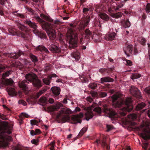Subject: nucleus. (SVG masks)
<instances>
[{
    "label": "nucleus",
    "instance_id": "6",
    "mask_svg": "<svg viewBox=\"0 0 150 150\" xmlns=\"http://www.w3.org/2000/svg\"><path fill=\"white\" fill-rule=\"evenodd\" d=\"M89 9L86 8H84L83 9V12L84 14L82 18V20L81 23V29H84L89 24L90 21V16L89 13L87 16H86L88 14Z\"/></svg>",
    "mask_w": 150,
    "mask_h": 150
},
{
    "label": "nucleus",
    "instance_id": "33",
    "mask_svg": "<svg viewBox=\"0 0 150 150\" xmlns=\"http://www.w3.org/2000/svg\"><path fill=\"white\" fill-rule=\"evenodd\" d=\"M102 145L103 147H105L107 150H108L110 149V147L108 146L105 139L102 141Z\"/></svg>",
    "mask_w": 150,
    "mask_h": 150
},
{
    "label": "nucleus",
    "instance_id": "17",
    "mask_svg": "<svg viewBox=\"0 0 150 150\" xmlns=\"http://www.w3.org/2000/svg\"><path fill=\"white\" fill-rule=\"evenodd\" d=\"M23 53L21 51H19L14 53L10 54L9 57L12 58L16 59L21 56V55H23Z\"/></svg>",
    "mask_w": 150,
    "mask_h": 150
},
{
    "label": "nucleus",
    "instance_id": "56",
    "mask_svg": "<svg viewBox=\"0 0 150 150\" xmlns=\"http://www.w3.org/2000/svg\"><path fill=\"white\" fill-rule=\"evenodd\" d=\"M121 7H122V5H118L115 8V10L116 11H117L118 10L119 11H120L121 10Z\"/></svg>",
    "mask_w": 150,
    "mask_h": 150
},
{
    "label": "nucleus",
    "instance_id": "11",
    "mask_svg": "<svg viewBox=\"0 0 150 150\" xmlns=\"http://www.w3.org/2000/svg\"><path fill=\"white\" fill-rule=\"evenodd\" d=\"M139 135L144 140L150 139V128L147 127H146L144 129L143 132L140 133Z\"/></svg>",
    "mask_w": 150,
    "mask_h": 150
},
{
    "label": "nucleus",
    "instance_id": "27",
    "mask_svg": "<svg viewBox=\"0 0 150 150\" xmlns=\"http://www.w3.org/2000/svg\"><path fill=\"white\" fill-rule=\"evenodd\" d=\"M92 33L88 29H86L85 31V37L87 38L91 36Z\"/></svg>",
    "mask_w": 150,
    "mask_h": 150
},
{
    "label": "nucleus",
    "instance_id": "24",
    "mask_svg": "<svg viewBox=\"0 0 150 150\" xmlns=\"http://www.w3.org/2000/svg\"><path fill=\"white\" fill-rule=\"evenodd\" d=\"M30 57L33 62L34 63H36L38 61L37 57L32 54H30Z\"/></svg>",
    "mask_w": 150,
    "mask_h": 150
},
{
    "label": "nucleus",
    "instance_id": "3",
    "mask_svg": "<svg viewBox=\"0 0 150 150\" xmlns=\"http://www.w3.org/2000/svg\"><path fill=\"white\" fill-rule=\"evenodd\" d=\"M37 20L40 23L42 28L46 30L50 38L52 40L55 39L56 38V34L54 28L56 27V25L59 24L60 21L57 20L53 22V20H51L50 22H53L54 24L45 22L39 17H37Z\"/></svg>",
    "mask_w": 150,
    "mask_h": 150
},
{
    "label": "nucleus",
    "instance_id": "45",
    "mask_svg": "<svg viewBox=\"0 0 150 150\" xmlns=\"http://www.w3.org/2000/svg\"><path fill=\"white\" fill-rule=\"evenodd\" d=\"M113 127V126L111 125H106V128H107V130L106 131L107 132H109L111 130H112Z\"/></svg>",
    "mask_w": 150,
    "mask_h": 150
},
{
    "label": "nucleus",
    "instance_id": "55",
    "mask_svg": "<svg viewBox=\"0 0 150 150\" xmlns=\"http://www.w3.org/2000/svg\"><path fill=\"white\" fill-rule=\"evenodd\" d=\"M145 91L147 93L150 94V86L145 90Z\"/></svg>",
    "mask_w": 150,
    "mask_h": 150
},
{
    "label": "nucleus",
    "instance_id": "10",
    "mask_svg": "<svg viewBox=\"0 0 150 150\" xmlns=\"http://www.w3.org/2000/svg\"><path fill=\"white\" fill-rule=\"evenodd\" d=\"M74 36V37L73 35L69 37V47L70 49L71 48H75L77 46V38L76 36L75 35Z\"/></svg>",
    "mask_w": 150,
    "mask_h": 150
},
{
    "label": "nucleus",
    "instance_id": "58",
    "mask_svg": "<svg viewBox=\"0 0 150 150\" xmlns=\"http://www.w3.org/2000/svg\"><path fill=\"white\" fill-rule=\"evenodd\" d=\"M48 102L52 104L54 103V100L52 98H50L48 100Z\"/></svg>",
    "mask_w": 150,
    "mask_h": 150
},
{
    "label": "nucleus",
    "instance_id": "29",
    "mask_svg": "<svg viewBox=\"0 0 150 150\" xmlns=\"http://www.w3.org/2000/svg\"><path fill=\"white\" fill-rule=\"evenodd\" d=\"M8 94L10 95L14 96L16 95V92L15 89L13 88L9 89L8 91Z\"/></svg>",
    "mask_w": 150,
    "mask_h": 150
},
{
    "label": "nucleus",
    "instance_id": "25",
    "mask_svg": "<svg viewBox=\"0 0 150 150\" xmlns=\"http://www.w3.org/2000/svg\"><path fill=\"white\" fill-rule=\"evenodd\" d=\"M146 105L145 103L142 102L138 104L136 107V109L137 110H139L143 108Z\"/></svg>",
    "mask_w": 150,
    "mask_h": 150
},
{
    "label": "nucleus",
    "instance_id": "53",
    "mask_svg": "<svg viewBox=\"0 0 150 150\" xmlns=\"http://www.w3.org/2000/svg\"><path fill=\"white\" fill-rule=\"evenodd\" d=\"M100 72L102 73L104 72H108V71L107 69H102L100 70H99Z\"/></svg>",
    "mask_w": 150,
    "mask_h": 150
},
{
    "label": "nucleus",
    "instance_id": "12",
    "mask_svg": "<svg viewBox=\"0 0 150 150\" xmlns=\"http://www.w3.org/2000/svg\"><path fill=\"white\" fill-rule=\"evenodd\" d=\"M49 50L54 53H59L61 52V48L54 44L51 45L48 48Z\"/></svg>",
    "mask_w": 150,
    "mask_h": 150
},
{
    "label": "nucleus",
    "instance_id": "59",
    "mask_svg": "<svg viewBox=\"0 0 150 150\" xmlns=\"http://www.w3.org/2000/svg\"><path fill=\"white\" fill-rule=\"evenodd\" d=\"M0 15L1 16H3L4 13L3 11L2 10V8L0 6Z\"/></svg>",
    "mask_w": 150,
    "mask_h": 150
},
{
    "label": "nucleus",
    "instance_id": "13",
    "mask_svg": "<svg viewBox=\"0 0 150 150\" xmlns=\"http://www.w3.org/2000/svg\"><path fill=\"white\" fill-rule=\"evenodd\" d=\"M130 93L133 96L137 97L140 96V92L138 89L134 86H132L130 89Z\"/></svg>",
    "mask_w": 150,
    "mask_h": 150
},
{
    "label": "nucleus",
    "instance_id": "19",
    "mask_svg": "<svg viewBox=\"0 0 150 150\" xmlns=\"http://www.w3.org/2000/svg\"><path fill=\"white\" fill-rule=\"evenodd\" d=\"M116 35L114 32L109 33L105 35V39L107 40H112L114 39Z\"/></svg>",
    "mask_w": 150,
    "mask_h": 150
},
{
    "label": "nucleus",
    "instance_id": "41",
    "mask_svg": "<svg viewBox=\"0 0 150 150\" xmlns=\"http://www.w3.org/2000/svg\"><path fill=\"white\" fill-rule=\"evenodd\" d=\"M140 76V75L138 74H133L131 76V78L132 79H136L139 78Z\"/></svg>",
    "mask_w": 150,
    "mask_h": 150
},
{
    "label": "nucleus",
    "instance_id": "49",
    "mask_svg": "<svg viewBox=\"0 0 150 150\" xmlns=\"http://www.w3.org/2000/svg\"><path fill=\"white\" fill-rule=\"evenodd\" d=\"M124 62L126 65H128L131 66L132 65V62L129 60H126Z\"/></svg>",
    "mask_w": 150,
    "mask_h": 150
},
{
    "label": "nucleus",
    "instance_id": "18",
    "mask_svg": "<svg viewBox=\"0 0 150 150\" xmlns=\"http://www.w3.org/2000/svg\"><path fill=\"white\" fill-rule=\"evenodd\" d=\"M52 93L55 97H57L60 94L61 91L60 88L57 86H53L51 88Z\"/></svg>",
    "mask_w": 150,
    "mask_h": 150
},
{
    "label": "nucleus",
    "instance_id": "60",
    "mask_svg": "<svg viewBox=\"0 0 150 150\" xmlns=\"http://www.w3.org/2000/svg\"><path fill=\"white\" fill-rule=\"evenodd\" d=\"M30 134L32 136H34V135H36V133H35V132L34 130H32L30 131Z\"/></svg>",
    "mask_w": 150,
    "mask_h": 150
},
{
    "label": "nucleus",
    "instance_id": "57",
    "mask_svg": "<svg viewBox=\"0 0 150 150\" xmlns=\"http://www.w3.org/2000/svg\"><path fill=\"white\" fill-rule=\"evenodd\" d=\"M6 1L7 0H0V4L2 5H4Z\"/></svg>",
    "mask_w": 150,
    "mask_h": 150
},
{
    "label": "nucleus",
    "instance_id": "61",
    "mask_svg": "<svg viewBox=\"0 0 150 150\" xmlns=\"http://www.w3.org/2000/svg\"><path fill=\"white\" fill-rule=\"evenodd\" d=\"M35 132L36 133V135L40 133V131L39 129H36L35 131Z\"/></svg>",
    "mask_w": 150,
    "mask_h": 150
},
{
    "label": "nucleus",
    "instance_id": "50",
    "mask_svg": "<svg viewBox=\"0 0 150 150\" xmlns=\"http://www.w3.org/2000/svg\"><path fill=\"white\" fill-rule=\"evenodd\" d=\"M30 122L31 125H36L38 123V121L36 120H31L30 121Z\"/></svg>",
    "mask_w": 150,
    "mask_h": 150
},
{
    "label": "nucleus",
    "instance_id": "23",
    "mask_svg": "<svg viewBox=\"0 0 150 150\" xmlns=\"http://www.w3.org/2000/svg\"><path fill=\"white\" fill-rule=\"evenodd\" d=\"M99 16L102 19L105 21H107L109 19V16L105 13H100L99 14Z\"/></svg>",
    "mask_w": 150,
    "mask_h": 150
},
{
    "label": "nucleus",
    "instance_id": "48",
    "mask_svg": "<svg viewBox=\"0 0 150 150\" xmlns=\"http://www.w3.org/2000/svg\"><path fill=\"white\" fill-rule=\"evenodd\" d=\"M130 23L129 21L128 20H127L125 23L124 27L125 28H128L130 26Z\"/></svg>",
    "mask_w": 150,
    "mask_h": 150
},
{
    "label": "nucleus",
    "instance_id": "54",
    "mask_svg": "<svg viewBox=\"0 0 150 150\" xmlns=\"http://www.w3.org/2000/svg\"><path fill=\"white\" fill-rule=\"evenodd\" d=\"M14 14L15 15L16 14L14 13ZM16 14V15L17 16H18V17H20L21 18H23L25 17L24 15L22 14L17 13Z\"/></svg>",
    "mask_w": 150,
    "mask_h": 150
},
{
    "label": "nucleus",
    "instance_id": "51",
    "mask_svg": "<svg viewBox=\"0 0 150 150\" xmlns=\"http://www.w3.org/2000/svg\"><path fill=\"white\" fill-rule=\"evenodd\" d=\"M38 139H33L31 141V142L33 144H35V145H38Z\"/></svg>",
    "mask_w": 150,
    "mask_h": 150
},
{
    "label": "nucleus",
    "instance_id": "26",
    "mask_svg": "<svg viewBox=\"0 0 150 150\" xmlns=\"http://www.w3.org/2000/svg\"><path fill=\"white\" fill-rule=\"evenodd\" d=\"M87 130V128L86 127L83 128L81 130L78 135V138L80 137Z\"/></svg>",
    "mask_w": 150,
    "mask_h": 150
},
{
    "label": "nucleus",
    "instance_id": "43",
    "mask_svg": "<svg viewBox=\"0 0 150 150\" xmlns=\"http://www.w3.org/2000/svg\"><path fill=\"white\" fill-rule=\"evenodd\" d=\"M90 93L92 97L93 98L97 97L98 95L97 93L96 92L93 91H91L90 92Z\"/></svg>",
    "mask_w": 150,
    "mask_h": 150
},
{
    "label": "nucleus",
    "instance_id": "62",
    "mask_svg": "<svg viewBox=\"0 0 150 150\" xmlns=\"http://www.w3.org/2000/svg\"><path fill=\"white\" fill-rule=\"evenodd\" d=\"M57 108L56 106H54L52 108V110L53 111H56Z\"/></svg>",
    "mask_w": 150,
    "mask_h": 150
},
{
    "label": "nucleus",
    "instance_id": "22",
    "mask_svg": "<svg viewBox=\"0 0 150 150\" xmlns=\"http://www.w3.org/2000/svg\"><path fill=\"white\" fill-rule=\"evenodd\" d=\"M72 57L75 58L76 61H78L80 58V53L79 51L76 50L75 51H74L71 54Z\"/></svg>",
    "mask_w": 150,
    "mask_h": 150
},
{
    "label": "nucleus",
    "instance_id": "32",
    "mask_svg": "<svg viewBox=\"0 0 150 150\" xmlns=\"http://www.w3.org/2000/svg\"><path fill=\"white\" fill-rule=\"evenodd\" d=\"M5 83L7 85H12L13 83V81L11 79H6L5 80Z\"/></svg>",
    "mask_w": 150,
    "mask_h": 150
},
{
    "label": "nucleus",
    "instance_id": "16",
    "mask_svg": "<svg viewBox=\"0 0 150 150\" xmlns=\"http://www.w3.org/2000/svg\"><path fill=\"white\" fill-rule=\"evenodd\" d=\"M91 108H90V111H88L85 114V117L86 120L88 121L90 119L92 118L94 116L92 110L93 108H94L93 105H92L91 106Z\"/></svg>",
    "mask_w": 150,
    "mask_h": 150
},
{
    "label": "nucleus",
    "instance_id": "20",
    "mask_svg": "<svg viewBox=\"0 0 150 150\" xmlns=\"http://www.w3.org/2000/svg\"><path fill=\"white\" fill-rule=\"evenodd\" d=\"M35 49L37 51H40L41 52L44 51L46 53H49L48 49L42 45H39L35 47Z\"/></svg>",
    "mask_w": 150,
    "mask_h": 150
},
{
    "label": "nucleus",
    "instance_id": "40",
    "mask_svg": "<svg viewBox=\"0 0 150 150\" xmlns=\"http://www.w3.org/2000/svg\"><path fill=\"white\" fill-rule=\"evenodd\" d=\"M114 17L116 18H118L121 17L122 16V13L121 11L117 12L114 13L113 15Z\"/></svg>",
    "mask_w": 150,
    "mask_h": 150
},
{
    "label": "nucleus",
    "instance_id": "34",
    "mask_svg": "<svg viewBox=\"0 0 150 150\" xmlns=\"http://www.w3.org/2000/svg\"><path fill=\"white\" fill-rule=\"evenodd\" d=\"M128 117L130 120H135L137 117V115L135 114H130L128 116Z\"/></svg>",
    "mask_w": 150,
    "mask_h": 150
},
{
    "label": "nucleus",
    "instance_id": "8",
    "mask_svg": "<svg viewBox=\"0 0 150 150\" xmlns=\"http://www.w3.org/2000/svg\"><path fill=\"white\" fill-rule=\"evenodd\" d=\"M9 33L13 35H16L19 37H21L26 39L27 38V35L26 32L18 31L15 28H9L8 30Z\"/></svg>",
    "mask_w": 150,
    "mask_h": 150
},
{
    "label": "nucleus",
    "instance_id": "14",
    "mask_svg": "<svg viewBox=\"0 0 150 150\" xmlns=\"http://www.w3.org/2000/svg\"><path fill=\"white\" fill-rule=\"evenodd\" d=\"M29 82L26 80H24L21 82L19 83L20 88H22L24 91H27L28 89V84Z\"/></svg>",
    "mask_w": 150,
    "mask_h": 150
},
{
    "label": "nucleus",
    "instance_id": "37",
    "mask_svg": "<svg viewBox=\"0 0 150 150\" xmlns=\"http://www.w3.org/2000/svg\"><path fill=\"white\" fill-rule=\"evenodd\" d=\"M107 94L106 92L101 91L99 92L98 96L100 98H104L106 96Z\"/></svg>",
    "mask_w": 150,
    "mask_h": 150
},
{
    "label": "nucleus",
    "instance_id": "28",
    "mask_svg": "<svg viewBox=\"0 0 150 150\" xmlns=\"http://www.w3.org/2000/svg\"><path fill=\"white\" fill-rule=\"evenodd\" d=\"M80 79L82 83H86L88 81V78L84 75L80 76Z\"/></svg>",
    "mask_w": 150,
    "mask_h": 150
},
{
    "label": "nucleus",
    "instance_id": "9",
    "mask_svg": "<svg viewBox=\"0 0 150 150\" xmlns=\"http://www.w3.org/2000/svg\"><path fill=\"white\" fill-rule=\"evenodd\" d=\"M132 101V100L131 98L130 97L127 98L125 102L126 107L122 108V111L125 110L128 112L131 111L133 109V106L131 104Z\"/></svg>",
    "mask_w": 150,
    "mask_h": 150
},
{
    "label": "nucleus",
    "instance_id": "46",
    "mask_svg": "<svg viewBox=\"0 0 150 150\" xmlns=\"http://www.w3.org/2000/svg\"><path fill=\"white\" fill-rule=\"evenodd\" d=\"M18 103L20 104H22L24 106L26 105L27 104L26 102L23 100H19L18 101Z\"/></svg>",
    "mask_w": 150,
    "mask_h": 150
},
{
    "label": "nucleus",
    "instance_id": "35",
    "mask_svg": "<svg viewBox=\"0 0 150 150\" xmlns=\"http://www.w3.org/2000/svg\"><path fill=\"white\" fill-rule=\"evenodd\" d=\"M39 101L41 103L46 104L47 102V99L45 97H42L40 99Z\"/></svg>",
    "mask_w": 150,
    "mask_h": 150
},
{
    "label": "nucleus",
    "instance_id": "42",
    "mask_svg": "<svg viewBox=\"0 0 150 150\" xmlns=\"http://www.w3.org/2000/svg\"><path fill=\"white\" fill-rule=\"evenodd\" d=\"M54 143L55 142H52L51 143L48 145L49 148L50 150H55L54 149Z\"/></svg>",
    "mask_w": 150,
    "mask_h": 150
},
{
    "label": "nucleus",
    "instance_id": "36",
    "mask_svg": "<svg viewBox=\"0 0 150 150\" xmlns=\"http://www.w3.org/2000/svg\"><path fill=\"white\" fill-rule=\"evenodd\" d=\"M42 80L43 83L47 85H49L51 82V81L48 79V78H44Z\"/></svg>",
    "mask_w": 150,
    "mask_h": 150
},
{
    "label": "nucleus",
    "instance_id": "4",
    "mask_svg": "<svg viewBox=\"0 0 150 150\" xmlns=\"http://www.w3.org/2000/svg\"><path fill=\"white\" fill-rule=\"evenodd\" d=\"M12 127L8 125L2 126L0 124V145L6 146L9 142L12 140L11 136L7 135L11 133Z\"/></svg>",
    "mask_w": 150,
    "mask_h": 150
},
{
    "label": "nucleus",
    "instance_id": "5",
    "mask_svg": "<svg viewBox=\"0 0 150 150\" xmlns=\"http://www.w3.org/2000/svg\"><path fill=\"white\" fill-rule=\"evenodd\" d=\"M25 77L28 81L32 83L33 86L36 89H38L41 87L43 83L38 78L36 75L33 73L27 74Z\"/></svg>",
    "mask_w": 150,
    "mask_h": 150
},
{
    "label": "nucleus",
    "instance_id": "1",
    "mask_svg": "<svg viewBox=\"0 0 150 150\" xmlns=\"http://www.w3.org/2000/svg\"><path fill=\"white\" fill-rule=\"evenodd\" d=\"M109 92L111 94H113L111 96L113 105L117 109V111L116 112L111 110L108 108L106 104L103 105V111L109 114L111 117H116L117 114L120 117L122 116V94L115 92L113 89L110 90Z\"/></svg>",
    "mask_w": 150,
    "mask_h": 150
},
{
    "label": "nucleus",
    "instance_id": "21",
    "mask_svg": "<svg viewBox=\"0 0 150 150\" xmlns=\"http://www.w3.org/2000/svg\"><path fill=\"white\" fill-rule=\"evenodd\" d=\"M113 81V79L108 76L102 77L100 79V83H101L105 82H112Z\"/></svg>",
    "mask_w": 150,
    "mask_h": 150
},
{
    "label": "nucleus",
    "instance_id": "39",
    "mask_svg": "<svg viewBox=\"0 0 150 150\" xmlns=\"http://www.w3.org/2000/svg\"><path fill=\"white\" fill-rule=\"evenodd\" d=\"M97 86V84L95 82L91 83L89 84V87L92 89H94Z\"/></svg>",
    "mask_w": 150,
    "mask_h": 150
},
{
    "label": "nucleus",
    "instance_id": "30",
    "mask_svg": "<svg viewBox=\"0 0 150 150\" xmlns=\"http://www.w3.org/2000/svg\"><path fill=\"white\" fill-rule=\"evenodd\" d=\"M16 25L17 27L21 30H24L25 28V26L21 24L19 22L17 23Z\"/></svg>",
    "mask_w": 150,
    "mask_h": 150
},
{
    "label": "nucleus",
    "instance_id": "7",
    "mask_svg": "<svg viewBox=\"0 0 150 150\" xmlns=\"http://www.w3.org/2000/svg\"><path fill=\"white\" fill-rule=\"evenodd\" d=\"M26 23L31 28L35 29L34 31V33L39 37L41 38L46 39L47 36L45 34L36 29L37 26L35 23H33L29 20H27L26 21Z\"/></svg>",
    "mask_w": 150,
    "mask_h": 150
},
{
    "label": "nucleus",
    "instance_id": "63",
    "mask_svg": "<svg viewBox=\"0 0 150 150\" xmlns=\"http://www.w3.org/2000/svg\"><path fill=\"white\" fill-rule=\"evenodd\" d=\"M5 117L4 116L1 114V113H0V118L3 120H5Z\"/></svg>",
    "mask_w": 150,
    "mask_h": 150
},
{
    "label": "nucleus",
    "instance_id": "52",
    "mask_svg": "<svg viewBox=\"0 0 150 150\" xmlns=\"http://www.w3.org/2000/svg\"><path fill=\"white\" fill-rule=\"evenodd\" d=\"M86 100L87 101L90 103H91L93 101V98L90 96L87 97Z\"/></svg>",
    "mask_w": 150,
    "mask_h": 150
},
{
    "label": "nucleus",
    "instance_id": "15",
    "mask_svg": "<svg viewBox=\"0 0 150 150\" xmlns=\"http://www.w3.org/2000/svg\"><path fill=\"white\" fill-rule=\"evenodd\" d=\"M124 50L126 57H129L132 50V45H128L124 48Z\"/></svg>",
    "mask_w": 150,
    "mask_h": 150
},
{
    "label": "nucleus",
    "instance_id": "47",
    "mask_svg": "<svg viewBox=\"0 0 150 150\" xmlns=\"http://www.w3.org/2000/svg\"><path fill=\"white\" fill-rule=\"evenodd\" d=\"M146 11L147 13H149L150 11V4L148 3L147 4L146 8Z\"/></svg>",
    "mask_w": 150,
    "mask_h": 150
},
{
    "label": "nucleus",
    "instance_id": "2",
    "mask_svg": "<svg viewBox=\"0 0 150 150\" xmlns=\"http://www.w3.org/2000/svg\"><path fill=\"white\" fill-rule=\"evenodd\" d=\"M71 113V110L65 108L62 109L57 115L56 117L57 119L61 120L63 122L67 121L71 123L75 124H77L78 123H81V122L82 120L80 118L83 117L82 114H81L80 116L78 115H73L71 118L69 115Z\"/></svg>",
    "mask_w": 150,
    "mask_h": 150
},
{
    "label": "nucleus",
    "instance_id": "64",
    "mask_svg": "<svg viewBox=\"0 0 150 150\" xmlns=\"http://www.w3.org/2000/svg\"><path fill=\"white\" fill-rule=\"evenodd\" d=\"M22 116L24 117H25L26 118L28 117V115L27 114H23V113H22Z\"/></svg>",
    "mask_w": 150,
    "mask_h": 150
},
{
    "label": "nucleus",
    "instance_id": "38",
    "mask_svg": "<svg viewBox=\"0 0 150 150\" xmlns=\"http://www.w3.org/2000/svg\"><path fill=\"white\" fill-rule=\"evenodd\" d=\"M11 71L10 70L3 73L2 75V78L4 79L6 77L8 76L11 74Z\"/></svg>",
    "mask_w": 150,
    "mask_h": 150
},
{
    "label": "nucleus",
    "instance_id": "31",
    "mask_svg": "<svg viewBox=\"0 0 150 150\" xmlns=\"http://www.w3.org/2000/svg\"><path fill=\"white\" fill-rule=\"evenodd\" d=\"M93 111L96 112L97 114H100L101 112L102 109L100 107H97L93 109Z\"/></svg>",
    "mask_w": 150,
    "mask_h": 150
},
{
    "label": "nucleus",
    "instance_id": "44",
    "mask_svg": "<svg viewBox=\"0 0 150 150\" xmlns=\"http://www.w3.org/2000/svg\"><path fill=\"white\" fill-rule=\"evenodd\" d=\"M45 91H46V90L45 89L40 91H39L37 93L36 95L37 98H39L40 95L45 93Z\"/></svg>",
    "mask_w": 150,
    "mask_h": 150
}]
</instances>
